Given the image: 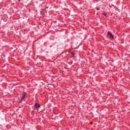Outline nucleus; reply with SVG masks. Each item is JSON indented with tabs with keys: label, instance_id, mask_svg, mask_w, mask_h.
<instances>
[{
	"label": "nucleus",
	"instance_id": "nucleus-6",
	"mask_svg": "<svg viewBox=\"0 0 130 130\" xmlns=\"http://www.w3.org/2000/svg\"><path fill=\"white\" fill-rule=\"evenodd\" d=\"M96 11H100V9L99 7L96 8Z\"/></svg>",
	"mask_w": 130,
	"mask_h": 130
},
{
	"label": "nucleus",
	"instance_id": "nucleus-4",
	"mask_svg": "<svg viewBox=\"0 0 130 130\" xmlns=\"http://www.w3.org/2000/svg\"><path fill=\"white\" fill-rule=\"evenodd\" d=\"M101 15H103L105 17H107V13L104 11L101 12Z\"/></svg>",
	"mask_w": 130,
	"mask_h": 130
},
{
	"label": "nucleus",
	"instance_id": "nucleus-8",
	"mask_svg": "<svg viewBox=\"0 0 130 130\" xmlns=\"http://www.w3.org/2000/svg\"><path fill=\"white\" fill-rule=\"evenodd\" d=\"M50 48L52 47V45H50Z\"/></svg>",
	"mask_w": 130,
	"mask_h": 130
},
{
	"label": "nucleus",
	"instance_id": "nucleus-3",
	"mask_svg": "<svg viewBox=\"0 0 130 130\" xmlns=\"http://www.w3.org/2000/svg\"><path fill=\"white\" fill-rule=\"evenodd\" d=\"M108 35H109L110 38H112V39H114V36L112 35V34L110 32V31H108Z\"/></svg>",
	"mask_w": 130,
	"mask_h": 130
},
{
	"label": "nucleus",
	"instance_id": "nucleus-2",
	"mask_svg": "<svg viewBox=\"0 0 130 130\" xmlns=\"http://www.w3.org/2000/svg\"><path fill=\"white\" fill-rule=\"evenodd\" d=\"M27 95V93L26 92H24L22 94V96L21 98V100H24L26 98V96Z\"/></svg>",
	"mask_w": 130,
	"mask_h": 130
},
{
	"label": "nucleus",
	"instance_id": "nucleus-5",
	"mask_svg": "<svg viewBox=\"0 0 130 130\" xmlns=\"http://www.w3.org/2000/svg\"><path fill=\"white\" fill-rule=\"evenodd\" d=\"M71 54L72 55V57H75V53H72Z\"/></svg>",
	"mask_w": 130,
	"mask_h": 130
},
{
	"label": "nucleus",
	"instance_id": "nucleus-1",
	"mask_svg": "<svg viewBox=\"0 0 130 130\" xmlns=\"http://www.w3.org/2000/svg\"><path fill=\"white\" fill-rule=\"evenodd\" d=\"M40 107H41V106H40V105L37 103L35 104L34 105V108H33L34 110H35V109L37 110V111H38V109H39V108H40Z\"/></svg>",
	"mask_w": 130,
	"mask_h": 130
},
{
	"label": "nucleus",
	"instance_id": "nucleus-7",
	"mask_svg": "<svg viewBox=\"0 0 130 130\" xmlns=\"http://www.w3.org/2000/svg\"><path fill=\"white\" fill-rule=\"evenodd\" d=\"M69 63L70 64H73V60H71L70 62H69Z\"/></svg>",
	"mask_w": 130,
	"mask_h": 130
}]
</instances>
